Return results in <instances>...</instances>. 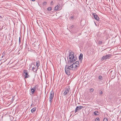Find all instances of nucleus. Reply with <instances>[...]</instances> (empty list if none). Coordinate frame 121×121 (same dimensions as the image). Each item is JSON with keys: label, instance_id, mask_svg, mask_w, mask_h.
I'll use <instances>...</instances> for the list:
<instances>
[{"label": "nucleus", "instance_id": "21", "mask_svg": "<svg viewBox=\"0 0 121 121\" xmlns=\"http://www.w3.org/2000/svg\"><path fill=\"white\" fill-rule=\"evenodd\" d=\"M36 96L35 97V99L36 100H37L38 98V96L37 95H36Z\"/></svg>", "mask_w": 121, "mask_h": 121}, {"label": "nucleus", "instance_id": "27", "mask_svg": "<svg viewBox=\"0 0 121 121\" xmlns=\"http://www.w3.org/2000/svg\"><path fill=\"white\" fill-rule=\"evenodd\" d=\"M103 121H108V119L105 117Z\"/></svg>", "mask_w": 121, "mask_h": 121}, {"label": "nucleus", "instance_id": "35", "mask_svg": "<svg viewBox=\"0 0 121 121\" xmlns=\"http://www.w3.org/2000/svg\"><path fill=\"white\" fill-rule=\"evenodd\" d=\"M53 1H52L51 2V4L52 5H53Z\"/></svg>", "mask_w": 121, "mask_h": 121}, {"label": "nucleus", "instance_id": "22", "mask_svg": "<svg viewBox=\"0 0 121 121\" xmlns=\"http://www.w3.org/2000/svg\"><path fill=\"white\" fill-rule=\"evenodd\" d=\"M74 17L73 16H71L70 17V20H73L74 19Z\"/></svg>", "mask_w": 121, "mask_h": 121}, {"label": "nucleus", "instance_id": "33", "mask_svg": "<svg viewBox=\"0 0 121 121\" xmlns=\"http://www.w3.org/2000/svg\"><path fill=\"white\" fill-rule=\"evenodd\" d=\"M47 3L46 2H44L43 3V4L44 5H46V4Z\"/></svg>", "mask_w": 121, "mask_h": 121}, {"label": "nucleus", "instance_id": "38", "mask_svg": "<svg viewBox=\"0 0 121 121\" xmlns=\"http://www.w3.org/2000/svg\"><path fill=\"white\" fill-rule=\"evenodd\" d=\"M32 105V104H31V106H32V105Z\"/></svg>", "mask_w": 121, "mask_h": 121}, {"label": "nucleus", "instance_id": "29", "mask_svg": "<svg viewBox=\"0 0 121 121\" xmlns=\"http://www.w3.org/2000/svg\"><path fill=\"white\" fill-rule=\"evenodd\" d=\"M21 42V40L20 39V37H19V44H20Z\"/></svg>", "mask_w": 121, "mask_h": 121}, {"label": "nucleus", "instance_id": "2", "mask_svg": "<svg viewBox=\"0 0 121 121\" xmlns=\"http://www.w3.org/2000/svg\"><path fill=\"white\" fill-rule=\"evenodd\" d=\"M67 65L65 67V70L66 73L68 75H69L70 74V69Z\"/></svg>", "mask_w": 121, "mask_h": 121}, {"label": "nucleus", "instance_id": "14", "mask_svg": "<svg viewBox=\"0 0 121 121\" xmlns=\"http://www.w3.org/2000/svg\"><path fill=\"white\" fill-rule=\"evenodd\" d=\"M36 109V108L35 107H34L31 110V112L32 113H33L35 112V111Z\"/></svg>", "mask_w": 121, "mask_h": 121}, {"label": "nucleus", "instance_id": "34", "mask_svg": "<svg viewBox=\"0 0 121 121\" xmlns=\"http://www.w3.org/2000/svg\"><path fill=\"white\" fill-rule=\"evenodd\" d=\"M74 26L73 25H72L70 26V28L71 29H72V28H73L74 27Z\"/></svg>", "mask_w": 121, "mask_h": 121}, {"label": "nucleus", "instance_id": "7", "mask_svg": "<svg viewBox=\"0 0 121 121\" xmlns=\"http://www.w3.org/2000/svg\"><path fill=\"white\" fill-rule=\"evenodd\" d=\"M36 88L37 87L36 86H35L32 88H31V93L32 94H33L35 92H36L35 91Z\"/></svg>", "mask_w": 121, "mask_h": 121}, {"label": "nucleus", "instance_id": "32", "mask_svg": "<svg viewBox=\"0 0 121 121\" xmlns=\"http://www.w3.org/2000/svg\"><path fill=\"white\" fill-rule=\"evenodd\" d=\"M103 93V92L102 91H100L99 92L100 95H102V94Z\"/></svg>", "mask_w": 121, "mask_h": 121}, {"label": "nucleus", "instance_id": "5", "mask_svg": "<svg viewBox=\"0 0 121 121\" xmlns=\"http://www.w3.org/2000/svg\"><path fill=\"white\" fill-rule=\"evenodd\" d=\"M24 75L26 78H29L30 77V76L28 75V73L26 70H24Z\"/></svg>", "mask_w": 121, "mask_h": 121}, {"label": "nucleus", "instance_id": "37", "mask_svg": "<svg viewBox=\"0 0 121 121\" xmlns=\"http://www.w3.org/2000/svg\"><path fill=\"white\" fill-rule=\"evenodd\" d=\"M35 0H32V1H35Z\"/></svg>", "mask_w": 121, "mask_h": 121}, {"label": "nucleus", "instance_id": "1", "mask_svg": "<svg viewBox=\"0 0 121 121\" xmlns=\"http://www.w3.org/2000/svg\"><path fill=\"white\" fill-rule=\"evenodd\" d=\"M69 60H68V64H71L76 61L77 59V58L76 56H75L74 55V53L73 52H69Z\"/></svg>", "mask_w": 121, "mask_h": 121}, {"label": "nucleus", "instance_id": "15", "mask_svg": "<svg viewBox=\"0 0 121 121\" xmlns=\"http://www.w3.org/2000/svg\"><path fill=\"white\" fill-rule=\"evenodd\" d=\"M60 8V6H58V5H57L56 6L55 8V10H57L58 9H59Z\"/></svg>", "mask_w": 121, "mask_h": 121}, {"label": "nucleus", "instance_id": "25", "mask_svg": "<svg viewBox=\"0 0 121 121\" xmlns=\"http://www.w3.org/2000/svg\"><path fill=\"white\" fill-rule=\"evenodd\" d=\"M51 7H49L47 8V10L49 11H50L51 10Z\"/></svg>", "mask_w": 121, "mask_h": 121}, {"label": "nucleus", "instance_id": "28", "mask_svg": "<svg viewBox=\"0 0 121 121\" xmlns=\"http://www.w3.org/2000/svg\"><path fill=\"white\" fill-rule=\"evenodd\" d=\"M93 90L94 89L93 88H91L90 89V91L91 92H93Z\"/></svg>", "mask_w": 121, "mask_h": 121}, {"label": "nucleus", "instance_id": "24", "mask_svg": "<svg viewBox=\"0 0 121 121\" xmlns=\"http://www.w3.org/2000/svg\"><path fill=\"white\" fill-rule=\"evenodd\" d=\"M99 118L97 117L95 119V121H99Z\"/></svg>", "mask_w": 121, "mask_h": 121}, {"label": "nucleus", "instance_id": "16", "mask_svg": "<svg viewBox=\"0 0 121 121\" xmlns=\"http://www.w3.org/2000/svg\"><path fill=\"white\" fill-rule=\"evenodd\" d=\"M36 66L38 68L40 65V62L39 61H38L36 62Z\"/></svg>", "mask_w": 121, "mask_h": 121}, {"label": "nucleus", "instance_id": "20", "mask_svg": "<svg viewBox=\"0 0 121 121\" xmlns=\"http://www.w3.org/2000/svg\"><path fill=\"white\" fill-rule=\"evenodd\" d=\"M5 54V53L4 52L2 54V56H1V57L3 58Z\"/></svg>", "mask_w": 121, "mask_h": 121}, {"label": "nucleus", "instance_id": "8", "mask_svg": "<svg viewBox=\"0 0 121 121\" xmlns=\"http://www.w3.org/2000/svg\"><path fill=\"white\" fill-rule=\"evenodd\" d=\"M110 74V77H111V79H113L115 78V73L114 71H111Z\"/></svg>", "mask_w": 121, "mask_h": 121}, {"label": "nucleus", "instance_id": "13", "mask_svg": "<svg viewBox=\"0 0 121 121\" xmlns=\"http://www.w3.org/2000/svg\"><path fill=\"white\" fill-rule=\"evenodd\" d=\"M35 65L34 67L33 66L32 68V70H33V71H34L35 72L38 69V68L37 67V69H35Z\"/></svg>", "mask_w": 121, "mask_h": 121}, {"label": "nucleus", "instance_id": "26", "mask_svg": "<svg viewBox=\"0 0 121 121\" xmlns=\"http://www.w3.org/2000/svg\"><path fill=\"white\" fill-rule=\"evenodd\" d=\"M76 11V13L77 14V15H78L80 11L79 10H77Z\"/></svg>", "mask_w": 121, "mask_h": 121}, {"label": "nucleus", "instance_id": "3", "mask_svg": "<svg viewBox=\"0 0 121 121\" xmlns=\"http://www.w3.org/2000/svg\"><path fill=\"white\" fill-rule=\"evenodd\" d=\"M111 55L110 54H108L105 55L103 56L101 58L102 61H103L104 60H105L107 59H109Z\"/></svg>", "mask_w": 121, "mask_h": 121}, {"label": "nucleus", "instance_id": "23", "mask_svg": "<svg viewBox=\"0 0 121 121\" xmlns=\"http://www.w3.org/2000/svg\"><path fill=\"white\" fill-rule=\"evenodd\" d=\"M102 43V41H99L98 42V44L99 45H101Z\"/></svg>", "mask_w": 121, "mask_h": 121}, {"label": "nucleus", "instance_id": "36", "mask_svg": "<svg viewBox=\"0 0 121 121\" xmlns=\"http://www.w3.org/2000/svg\"><path fill=\"white\" fill-rule=\"evenodd\" d=\"M2 18V16H0V19L1 18Z\"/></svg>", "mask_w": 121, "mask_h": 121}, {"label": "nucleus", "instance_id": "19", "mask_svg": "<svg viewBox=\"0 0 121 121\" xmlns=\"http://www.w3.org/2000/svg\"><path fill=\"white\" fill-rule=\"evenodd\" d=\"M73 64H74V65H75L76 64V65H79V61H76L75 62V63H73Z\"/></svg>", "mask_w": 121, "mask_h": 121}, {"label": "nucleus", "instance_id": "11", "mask_svg": "<svg viewBox=\"0 0 121 121\" xmlns=\"http://www.w3.org/2000/svg\"><path fill=\"white\" fill-rule=\"evenodd\" d=\"M79 61L80 62L82 63L83 59V54L82 53H80L79 57Z\"/></svg>", "mask_w": 121, "mask_h": 121}, {"label": "nucleus", "instance_id": "17", "mask_svg": "<svg viewBox=\"0 0 121 121\" xmlns=\"http://www.w3.org/2000/svg\"><path fill=\"white\" fill-rule=\"evenodd\" d=\"M79 66V65H74V67L75 68V69H74V70H75V69H77L78 67Z\"/></svg>", "mask_w": 121, "mask_h": 121}, {"label": "nucleus", "instance_id": "6", "mask_svg": "<svg viewBox=\"0 0 121 121\" xmlns=\"http://www.w3.org/2000/svg\"><path fill=\"white\" fill-rule=\"evenodd\" d=\"M83 108V107L81 106H79L77 107L75 109V112H76L79 111Z\"/></svg>", "mask_w": 121, "mask_h": 121}, {"label": "nucleus", "instance_id": "30", "mask_svg": "<svg viewBox=\"0 0 121 121\" xmlns=\"http://www.w3.org/2000/svg\"><path fill=\"white\" fill-rule=\"evenodd\" d=\"M102 78V77L101 76H99V79H101Z\"/></svg>", "mask_w": 121, "mask_h": 121}, {"label": "nucleus", "instance_id": "18", "mask_svg": "<svg viewBox=\"0 0 121 121\" xmlns=\"http://www.w3.org/2000/svg\"><path fill=\"white\" fill-rule=\"evenodd\" d=\"M94 114L95 115H99V113L98 111H95L94 112Z\"/></svg>", "mask_w": 121, "mask_h": 121}, {"label": "nucleus", "instance_id": "9", "mask_svg": "<svg viewBox=\"0 0 121 121\" xmlns=\"http://www.w3.org/2000/svg\"><path fill=\"white\" fill-rule=\"evenodd\" d=\"M54 92L52 90L50 92L49 98L51 99H53L54 97Z\"/></svg>", "mask_w": 121, "mask_h": 121}, {"label": "nucleus", "instance_id": "10", "mask_svg": "<svg viewBox=\"0 0 121 121\" xmlns=\"http://www.w3.org/2000/svg\"><path fill=\"white\" fill-rule=\"evenodd\" d=\"M93 14L94 19L97 21H99V18L97 15L95 13H93Z\"/></svg>", "mask_w": 121, "mask_h": 121}, {"label": "nucleus", "instance_id": "4", "mask_svg": "<svg viewBox=\"0 0 121 121\" xmlns=\"http://www.w3.org/2000/svg\"><path fill=\"white\" fill-rule=\"evenodd\" d=\"M70 90V86H69L68 87L66 88V89L65 91L64 94V96H65L67 95V93L69 92V91Z\"/></svg>", "mask_w": 121, "mask_h": 121}, {"label": "nucleus", "instance_id": "31", "mask_svg": "<svg viewBox=\"0 0 121 121\" xmlns=\"http://www.w3.org/2000/svg\"><path fill=\"white\" fill-rule=\"evenodd\" d=\"M49 101L50 103H51L52 102V99H51L49 98Z\"/></svg>", "mask_w": 121, "mask_h": 121}, {"label": "nucleus", "instance_id": "12", "mask_svg": "<svg viewBox=\"0 0 121 121\" xmlns=\"http://www.w3.org/2000/svg\"><path fill=\"white\" fill-rule=\"evenodd\" d=\"M74 64H68L69 65H70V66H68L69 67V68L71 70H73V68L74 66Z\"/></svg>", "mask_w": 121, "mask_h": 121}]
</instances>
